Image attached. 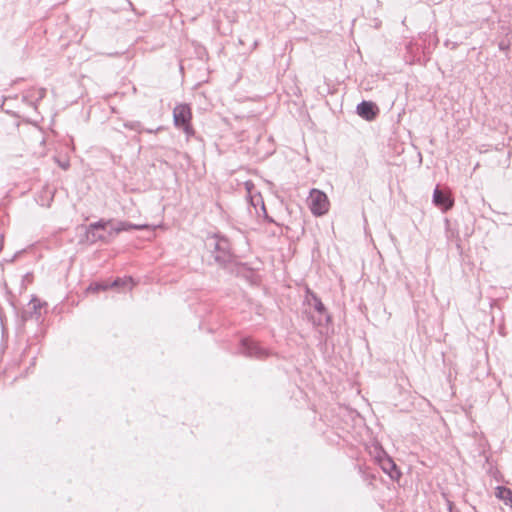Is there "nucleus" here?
Instances as JSON below:
<instances>
[{
    "mask_svg": "<svg viewBox=\"0 0 512 512\" xmlns=\"http://www.w3.org/2000/svg\"><path fill=\"white\" fill-rule=\"evenodd\" d=\"M448 510L449 512H453V502L450 500H447Z\"/></svg>",
    "mask_w": 512,
    "mask_h": 512,
    "instance_id": "obj_19",
    "label": "nucleus"
},
{
    "mask_svg": "<svg viewBox=\"0 0 512 512\" xmlns=\"http://www.w3.org/2000/svg\"><path fill=\"white\" fill-rule=\"evenodd\" d=\"M239 350L241 354L256 359H264L270 355L266 348L250 338L242 339Z\"/></svg>",
    "mask_w": 512,
    "mask_h": 512,
    "instance_id": "obj_5",
    "label": "nucleus"
},
{
    "mask_svg": "<svg viewBox=\"0 0 512 512\" xmlns=\"http://www.w3.org/2000/svg\"><path fill=\"white\" fill-rule=\"evenodd\" d=\"M192 117L191 109L187 104H178L173 110L174 124L178 128H182L187 135H192L194 130L190 124Z\"/></svg>",
    "mask_w": 512,
    "mask_h": 512,
    "instance_id": "obj_2",
    "label": "nucleus"
},
{
    "mask_svg": "<svg viewBox=\"0 0 512 512\" xmlns=\"http://www.w3.org/2000/svg\"><path fill=\"white\" fill-rule=\"evenodd\" d=\"M123 126L127 129L136 131L138 133H141L144 131V128L140 121H126V122H124Z\"/></svg>",
    "mask_w": 512,
    "mask_h": 512,
    "instance_id": "obj_12",
    "label": "nucleus"
},
{
    "mask_svg": "<svg viewBox=\"0 0 512 512\" xmlns=\"http://www.w3.org/2000/svg\"><path fill=\"white\" fill-rule=\"evenodd\" d=\"M205 247L220 267L225 268L233 262L234 256L227 238L217 234L209 235L205 240Z\"/></svg>",
    "mask_w": 512,
    "mask_h": 512,
    "instance_id": "obj_1",
    "label": "nucleus"
},
{
    "mask_svg": "<svg viewBox=\"0 0 512 512\" xmlns=\"http://www.w3.org/2000/svg\"><path fill=\"white\" fill-rule=\"evenodd\" d=\"M357 113L367 121L373 120L378 113V107L371 101H362L357 105Z\"/></svg>",
    "mask_w": 512,
    "mask_h": 512,
    "instance_id": "obj_7",
    "label": "nucleus"
},
{
    "mask_svg": "<svg viewBox=\"0 0 512 512\" xmlns=\"http://www.w3.org/2000/svg\"><path fill=\"white\" fill-rule=\"evenodd\" d=\"M107 287H108V286H103V285H101V284H96V285H95V287H94V290H100V289H101V290H105V289H107ZM89 289H93V287H92V286H90V287H89Z\"/></svg>",
    "mask_w": 512,
    "mask_h": 512,
    "instance_id": "obj_18",
    "label": "nucleus"
},
{
    "mask_svg": "<svg viewBox=\"0 0 512 512\" xmlns=\"http://www.w3.org/2000/svg\"><path fill=\"white\" fill-rule=\"evenodd\" d=\"M496 497L502 500L505 505H508L512 507V491L511 489L504 487V486H498L496 488Z\"/></svg>",
    "mask_w": 512,
    "mask_h": 512,
    "instance_id": "obj_9",
    "label": "nucleus"
},
{
    "mask_svg": "<svg viewBox=\"0 0 512 512\" xmlns=\"http://www.w3.org/2000/svg\"><path fill=\"white\" fill-rule=\"evenodd\" d=\"M42 302L36 298V297H33L29 303V307H30V317L31 318H35L36 320H38L40 317H41V308H42Z\"/></svg>",
    "mask_w": 512,
    "mask_h": 512,
    "instance_id": "obj_11",
    "label": "nucleus"
},
{
    "mask_svg": "<svg viewBox=\"0 0 512 512\" xmlns=\"http://www.w3.org/2000/svg\"><path fill=\"white\" fill-rule=\"evenodd\" d=\"M110 224V221L100 220L94 223H91L88 227L91 228V230H99V229H106L107 225Z\"/></svg>",
    "mask_w": 512,
    "mask_h": 512,
    "instance_id": "obj_14",
    "label": "nucleus"
},
{
    "mask_svg": "<svg viewBox=\"0 0 512 512\" xmlns=\"http://www.w3.org/2000/svg\"><path fill=\"white\" fill-rule=\"evenodd\" d=\"M433 203L443 211H447L453 206L451 197L438 188L433 192Z\"/></svg>",
    "mask_w": 512,
    "mask_h": 512,
    "instance_id": "obj_8",
    "label": "nucleus"
},
{
    "mask_svg": "<svg viewBox=\"0 0 512 512\" xmlns=\"http://www.w3.org/2000/svg\"><path fill=\"white\" fill-rule=\"evenodd\" d=\"M309 207L314 215H324L329 209L327 195L320 190L312 189L309 197Z\"/></svg>",
    "mask_w": 512,
    "mask_h": 512,
    "instance_id": "obj_4",
    "label": "nucleus"
},
{
    "mask_svg": "<svg viewBox=\"0 0 512 512\" xmlns=\"http://www.w3.org/2000/svg\"><path fill=\"white\" fill-rule=\"evenodd\" d=\"M159 129H160V128H157L156 130H153V129H146L145 131H146L147 133H154V132L158 131Z\"/></svg>",
    "mask_w": 512,
    "mask_h": 512,
    "instance_id": "obj_21",
    "label": "nucleus"
},
{
    "mask_svg": "<svg viewBox=\"0 0 512 512\" xmlns=\"http://www.w3.org/2000/svg\"><path fill=\"white\" fill-rule=\"evenodd\" d=\"M131 282V278L129 279H121V278H117L116 280H114L112 283H111V287H119L121 285H125L127 283H130Z\"/></svg>",
    "mask_w": 512,
    "mask_h": 512,
    "instance_id": "obj_15",
    "label": "nucleus"
},
{
    "mask_svg": "<svg viewBox=\"0 0 512 512\" xmlns=\"http://www.w3.org/2000/svg\"><path fill=\"white\" fill-rule=\"evenodd\" d=\"M60 166H61V168L66 170L69 167V163L68 162L60 163Z\"/></svg>",
    "mask_w": 512,
    "mask_h": 512,
    "instance_id": "obj_20",
    "label": "nucleus"
},
{
    "mask_svg": "<svg viewBox=\"0 0 512 512\" xmlns=\"http://www.w3.org/2000/svg\"><path fill=\"white\" fill-rule=\"evenodd\" d=\"M96 231L97 230H91V228L88 227L86 230L87 240L91 241L92 243L99 241V240H104V236L101 234H97Z\"/></svg>",
    "mask_w": 512,
    "mask_h": 512,
    "instance_id": "obj_13",
    "label": "nucleus"
},
{
    "mask_svg": "<svg viewBox=\"0 0 512 512\" xmlns=\"http://www.w3.org/2000/svg\"><path fill=\"white\" fill-rule=\"evenodd\" d=\"M144 228V226H141V225H135V224H132V223H129V222H125V221H121V222H118L111 230V233H115V234H118L120 232H123V231H130L132 229H135V230H140Z\"/></svg>",
    "mask_w": 512,
    "mask_h": 512,
    "instance_id": "obj_10",
    "label": "nucleus"
},
{
    "mask_svg": "<svg viewBox=\"0 0 512 512\" xmlns=\"http://www.w3.org/2000/svg\"><path fill=\"white\" fill-rule=\"evenodd\" d=\"M382 456H378V462L381 467V469L389 475V477L393 480H398L401 476V472L398 469L395 462L390 458L388 455H386L384 452H382Z\"/></svg>",
    "mask_w": 512,
    "mask_h": 512,
    "instance_id": "obj_6",
    "label": "nucleus"
},
{
    "mask_svg": "<svg viewBox=\"0 0 512 512\" xmlns=\"http://www.w3.org/2000/svg\"><path fill=\"white\" fill-rule=\"evenodd\" d=\"M252 204L256 207L258 204H261V210L263 212V214L265 215V217L267 218V213H266V208H265V205H264V202L262 200L261 197L257 198L256 199V202H254V200L252 199Z\"/></svg>",
    "mask_w": 512,
    "mask_h": 512,
    "instance_id": "obj_17",
    "label": "nucleus"
},
{
    "mask_svg": "<svg viewBox=\"0 0 512 512\" xmlns=\"http://www.w3.org/2000/svg\"><path fill=\"white\" fill-rule=\"evenodd\" d=\"M304 304L312 307L319 314L318 319L313 320L314 325H320L323 318H325L327 322L330 321V315L321 299L308 287L305 290Z\"/></svg>",
    "mask_w": 512,
    "mask_h": 512,
    "instance_id": "obj_3",
    "label": "nucleus"
},
{
    "mask_svg": "<svg viewBox=\"0 0 512 512\" xmlns=\"http://www.w3.org/2000/svg\"><path fill=\"white\" fill-rule=\"evenodd\" d=\"M35 94H36V101H40L42 100L45 95H46V89L45 88H39L37 90H35Z\"/></svg>",
    "mask_w": 512,
    "mask_h": 512,
    "instance_id": "obj_16",
    "label": "nucleus"
}]
</instances>
